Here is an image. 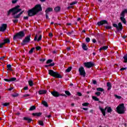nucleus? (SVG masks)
<instances>
[{"label": "nucleus", "instance_id": "obj_22", "mask_svg": "<svg viewBox=\"0 0 127 127\" xmlns=\"http://www.w3.org/2000/svg\"><path fill=\"white\" fill-rule=\"evenodd\" d=\"M107 85L108 87L107 90H108V91L112 89V84H111L110 82H107Z\"/></svg>", "mask_w": 127, "mask_h": 127}, {"label": "nucleus", "instance_id": "obj_23", "mask_svg": "<svg viewBox=\"0 0 127 127\" xmlns=\"http://www.w3.org/2000/svg\"><path fill=\"white\" fill-rule=\"evenodd\" d=\"M42 104H43V105L44 106V107H46V108H48V104L47 103V102L46 101H42Z\"/></svg>", "mask_w": 127, "mask_h": 127}, {"label": "nucleus", "instance_id": "obj_20", "mask_svg": "<svg viewBox=\"0 0 127 127\" xmlns=\"http://www.w3.org/2000/svg\"><path fill=\"white\" fill-rule=\"evenodd\" d=\"M47 93V90H40L39 91V95H43Z\"/></svg>", "mask_w": 127, "mask_h": 127}, {"label": "nucleus", "instance_id": "obj_37", "mask_svg": "<svg viewBox=\"0 0 127 127\" xmlns=\"http://www.w3.org/2000/svg\"><path fill=\"white\" fill-rule=\"evenodd\" d=\"M123 58L125 60V63H127V54L126 55L124 56Z\"/></svg>", "mask_w": 127, "mask_h": 127}, {"label": "nucleus", "instance_id": "obj_15", "mask_svg": "<svg viewBox=\"0 0 127 127\" xmlns=\"http://www.w3.org/2000/svg\"><path fill=\"white\" fill-rule=\"evenodd\" d=\"M15 80H16V78L15 77H12L9 79L6 78L4 79V80L6 82H13V81H15Z\"/></svg>", "mask_w": 127, "mask_h": 127}, {"label": "nucleus", "instance_id": "obj_25", "mask_svg": "<svg viewBox=\"0 0 127 127\" xmlns=\"http://www.w3.org/2000/svg\"><path fill=\"white\" fill-rule=\"evenodd\" d=\"M53 10V9L51 7L48 8L45 11L46 13H48L49 11H52Z\"/></svg>", "mask_w": 127, "mask_h": 127}, {"label": "nucleus", "instance_id": "obj_57", "mask_svg": "<svg viewBox=\"0 0 127 127\" xmlns=\"http://www.w3.org/2000/svg\"><path fill=\"white\" fill-rule=\"evenodd\" d=\"M92 42L93 43H96V42H97V41L95 39H92Z\"/></svg>", "mask_w": 127, "mask_h": 127}, {"label": "nucleus", "instance_id": "obj_14", "mask_svg": "<svg viewBox=\"0 0 127 127\" xmlns=\"http://www.w3.org/2000/svg\"><path fill=\"white\" fill-rule=\"evenodd\" d=\"M104 24H108V21L106 20H103L97 23V25L99 26H101V25H104Z\"/></svg>", "mask_w": 127, "mask_h": 127}, {"label": "nucleus", "instance_id": "obj_46", "mask_svg": "<svg viewBox=\"0 0 127 127\" xmlns=\"http://www.w3.org/2000/svg\"><path fill=\"white\" fill-rule=\"evenodd\" d=\"M95 95L96 96H100L101 95V92H97L95 93Z\"/></svg>", "mask_w": 127, "mask_h": 127}, {"label": "nucleus", "instance_id": "obj_19", "mask_svg": "<svg viewBox=\"0 0 127 127\" xmlns=\"http://www.w3.org/2000/svg\"><path fill=\"white\" fill-rule=\"evenodd\" d=\"M41 115H42V113L40 112L32 113V116H34V117H40Z\"/></svg>", "mask_w": 127, "mask_h": 127}, {"label": "nucleus", "instance_id": "obj_60", "mask_svg": "<svg viewBox=\"0 0 127 127\" xmlns=\"http://www.w3.org/2000/svg\"><path fill=\"white\" fill-rule=\"evenodd\" d=\"M23 89H24V90H28V86H25V87H24Z\"/></svg>", "mask_w": 127, "mask_h": 127}, {"label": "nucleus", "instance_id": "obj_40", "mask_svg": "<svg viewBox=\"0 0 127 127\" xmlns=\"http://www.w3.org/2000/svg\"><path fill=\"white\" fill-rule=\"evenodd\" d=\"M67 35H70L71 34H74V31H71L67 33Z\"/></svg>", "mask_w": 127, "mask_h": 127}, {"label": "nucleus", "instance_id": "obj_45", "mask_svg": "<svg viewBox=\"0 0 127 127\" xmlns=\"http://www.w3.org/2000/svg\"><path fill=\"white\" fill-rule=\"evenodd\" d=\"M9 105V103H5L2 104V106H4V107H6L7 106H8Z\"/></svg>", "mask_w": 127, "mask_h": 127}, {"label": "nucleus", "instance_id": "obj_39", "mask_svg": "<svg viewBox=\"0 0 127 127\" xmlns=\"http://www.w3.org/2000/svg\"><path fill=\"white\" fill-rule=\"evenodd\" d=\"M71 70H72V67L69 66L68 68H67V69L66 70V72H70V71H71Z\"/></svg>", "mask_w": 127, "mask_h": 127}, {"label": "nucleus", "instance_id": "obj_35", "mask_svg": "<svg viewBox=\"0 0 127 127\" xmlns=\"http://www.w3.org/2000/svg\"><path fill=\"white\" fill-rule=\"evenodd\" d=\"M96 90L97 91H99L100 92H104V89L102 88H97Z\"/></svg>", "mask_w": 127, "mask_h": 127}, {"label": "nucleus", "instance_id": "obj_24", "mask_svg": "<svg viewBox=\"0 0 127 127\" xmlns=\"http://www.w3.org/2000/svg\"><path fill=\"white\" fill-rule=\"evenodd\" d=\"M120 19L123 22V23H124L125 24H126V23H127V21L126 20L125 17H121Z\"/></svg>", "mask_w": 127, "mask_h": 127}, {"label": "nucleus", "instance_id": "obj_8", "mask_svg": "<svg viewBox=\"0 0 127 127\" xmlns=\"http://www.w3.org/2000/svg\"><path fill=\"white\" fill-rule=\"evenodd\" d=\"M33 8H35L36 13H38V12L40 11H42V7H41V5L40 4L36 5Z\"/></svg>", "mask_w": 127, "mask_h": 127}, {"label": "nucleus", "instance_id": "obj_63", "mask_svg": "<svg viewBox=\"0 0 127 127\" xmlns=\"http://www.w3.org/2000/svg\"><path fill=\"white\" fill-rule=\"evenodd\" d=\"M28 96H29V94H25V95H24V96H23V97H28Z\"/></svg>", "mask_w": 127, "mask_h": 127}, {"label": "nucleus", "instance_id": "obj_4", "mask_svg": "<svg viewBox=\"0 0 127 127\" xmlns=\"http://www.w3.org/2000/svg\"><path fill=\"white\" fill-rule=\"evenodd\" d=\"M117 112L118 114H125V104H120L116 108Z\"/></svg>", "mask_w": 127, "mask_h": 127}, {"label": "nucleus", "instance_id": "obj_41", "mask_svg": "<svg viewBox=\"0 0 127 127\" xmlns=\"http://www.w3.org/2000/svg\"><path fill=\"white\" fill-rule=\"evenodd\" d=\"M15 19H13L12 21L14 23H16V22H18V19L17 18H15Z\"/></svg>", "mask_w": 127, "mask_h": 127}, {"label": "nucleus", "instance_id": "obj_12", "mask_svg": "<svg viewBox=\"0 0 127 127\" xmlns=\"http://www.w3.org/2000/svg\"><path fill=\"white\" fill-rule=\"evenodd\" d=\"M84 65L85 67H86V68H91L94 66V63L92 62L84 63Z\"/></svg>", "mask_w": 127, "mask_h": 127}, {"label": "nucleus", "instance_id": "obj_18", "mask_svg": "<svg viewBox=\"0 0 127 127\" xmlns=\"http://www.w3.org/2000/svg\"><path fill=\"white\" fill-rule=\"evenodd\" d=\"M23 120H24V121H27L28 123H31V122H32V119H31L28 117H24Z\"/></svg>", "mask_w": 127, "mask_h": 127}, {"label": "nucleus", "instance_id": "obj_28", "mask_svg": "<svg viewBox=\"0 0 127 127\" xmlns=\"http://www.w3.org/2000/svg\"><path fill=\"white\" fill-rule=\"evenodd\" d=\"M4 43L5 44V43H9L10 42V41L8 39H5L3 40Z\"/></svg>", "mask_w": 127, "mask_h": 127}, {"label": "nucleus", "instance_id": "obj_38", "mask_svg": "<svg viewBox=\"0 0 127 127\" xmlns=\"http://www.w3.org/2000/svg\"><path fill=\"white\" fill-rule=\"evenodd\" d=\"M65 93L66 95H67V96H71V93L68 91H65Z\"/></svg>", "mask_w": 127, "mask_h": 127}, {"label": "nucleus", "instance_id": "obj_48", "mask_svg": "<svg viewBox=\"0 0 127 127\" xmlns=\"http://www.w3.org/2000/svg\"><path fill=\"white\" fill-rule=\"evenodd\" d=\"M18 96V94L16 93L15 94H12V97H13L14 98H15V97H17Z\"/></svg>", "mask_w": 127, "mask_h": 127}, {"label": "nucleus", "instance_id": "obj_6", "mask_svg": "<svg viewBox=\"0 0 127 127\" xmlns=\"http://www.w3.org/2000/svg\"><path fill=\"white\" fill-rule=\"evenodd\" d=\"M30 37H31V35H28V36L25 37V39L23 40L21 44L22 45H26L27 43H29L30 42Z\"/></svg>", "mask_w": 127, "mask_h": 127}, {"label": "nucleus", "instance_id": "obj_36", "mask_svg": "<svg viewBox=\"0 0 127 127\" xmlns=\"http://www.w3.org/2000/svg\"><path fill=\"white\" fill-rule=\"evenodd\" d=\"M34 49H35V48H32L29 51V54H32V53H33V50H34Z\"/></svg>", "mask_w": 127, "mask_h": 127}, {"label": "nucleus", "instance_id": "obj_2", "mask_svg": "<svg viewBox=\"0 0 127 127\" xmlns=\"http://www.w3.org/2000/svg\"><path fill=\"white\" fill-rule=\"evenodd\" d=\"M25 36V34L23 31H20L18 33H17L13 37V40H16V39H22V37Z\"/></svg>", "mask_w": 127, "mask_h": 127}, {"label": "nucleus", "instance_id": "obj_55", "mask_svg": "<svg viewBox=\"0 0 127 127\" xmlns=\"http://www.w3.org/2000/svg\"><path fill=\"white\" fill-rule=\"evenodd\" d=\"M92 83H93V84H94V85H96V84H97V81L93 80Z\"/></svg>", "mask_w": 127, "mask_h": 127}, {"label": "nucleus", "instance_id": "obj_62", "mask_svg": "<svg viewBox=\"0 0 127 127\" xmlns=\"http://www.w3.org/2000/svg\"><path fill=\"white\" fill-rule=\"evenodd\" d=\"M24 19H25V20L28 19V16H24Z\"/></svg>", "mask_w": 127, "mask_h": 127}, {"label": "nucleus", "instance_id": "obj_17", "mask_svg": "<svg viewBox=\"0 0 127 127\" xmlns=\"http://www.w3.org/2000/svg\"><path fill=\"white\" fill-rule=\"evenodd\" d=\"M82 48L85 51H87V50H88V47H87V45L85 44V43H82Z\"/></svg>", "mask_w": 127, "mask_h": 127}, {"label": "nucleus", "instance_id": "obj_5", "mask_svg": "<svg viewBox=\"0 0 127 127\" xmlns=\"http://www.w3.org/2000/svg\"><path fill=\"white\" fill-rule=\"evenodd\" d=\"M107 109V113H112V108L111 107H106L104 109L102 108L101 107H99V110L101 111L103 115L105 117L106 116V111Z\"/></svg>", "mask_w": 127, "mask_h": 127}, {"label": "nucleus", "instance_id": "obj_33", "mask_svg": "<svg viewBox=\"0 0 127 127\" xmlns=\"http://www.w3.org/2000/svg\"><path fill=\"white\" fill-rule=\"evenodd\" d=\"M38 123H39V125H40V126H42V127H43V126H44V124L43 123V121H39Z\"/></svg>", "mask_w": 127, "mask_h": 127}, {"label": "nucleus", "instance_id": "obj_64", "mask_svg": "<svg viewBox=\"0 0 127 127\" xmlns=\"http://www.w3.org/2000/svg\"><path fill=\"white\" fill-rule=\"evenodd\" d=\"M82 110H84V111H88V108H82Z\"/></svg>", "mask_w": 127, "mask_h": 127}, {"label": "nucleus", "instance_id": "obj_32", "mask_svg": "<svg viewBox=\"0 0 127 127\" xmlns=\"http://www.w3.org/2000/svg\"><path fill=\"white\" fill-rule=\"evenodd\" d=\"M92 99L94 101H96L97 102L99 101V99L96 96H92Z\"/></svg>", "mask_w": 127, "mask_h": 127}, {"label": "nucleus", "instance_id": "obj_10", "mask_svg": "<svg viewBox=\"0 0 127 127\" xmlns=\"http://www.w3.org/2000/svg\"><path fill=\"white\" fill-rule=\"evenodd\" d=\"M78 71L79 72V74L81 76H83V77H85L86 76V71H85V69L84 68V67L81 66L79 68Z\"/></svg>", "mask_w": 127, "mask_h": 127}, {"label": "nucleus", "instance_id": "obj_43", "mask_svg": "<svg viewBox=\"0 0 127 127\" xmlns=\"http://www.w3.org/2000/svg\"><path fill=\"white\" fill-rule=\"evenodd\" d=\"M85 41L86 42H87V43H89V42H90V38L87 37L85 39Z\"/></svg>", "mask_w": 127, "mask_h": 127}, {"label": "nucleus", "instance_id": "obj_56", "mask_svg": "<svg viewBox=\"0 0 127 127\" xmlns=\"http://www.w3.org/2000/svg\"><path fill=\"white\" fill-rule=\"evenodd\" d=\"M77 95L79 97H81L82 96V93H81V92H77Z\"/></svg>", "mask_w": 127, "mask_h": 127}, {"label": "nucleus", "instance_id": "obj_1", "mask_svg": "<svg viewBox=\"0 0 127 127\" xmlns=\"http://www.w3.org/2000/svg\"><path fill=\"white\" fill-rule=\"evenodd\" d=\"M20 6L17 5L15 6L14 7L10 9L8 11L7 15H9L10 13L12 12V15L13 16V18H19L20 17V15L22 14L24 12V11H21V9L19 8ZM20 12L19 14L17 15H16V13H18V12Z\"/></svg>", "mask_w": 127, "mask_h": 127}, {"label": "nucleus", "instance_id": "obj_34", "mask_svg": "<svg viewBox=\"0 0 127 127\" xmlns=\"http://www.w3.org/2000/svg\"><path fill=\"white\" fill-rule=\"evenodd\" d=\"M106 29H112V26L109 25L105 26Z\"/></svg>", "mask_w": 127, "mask_h": 127}, {"label": "nucleus", "instance_id": "obj_7", "mask_svg": "<svg viewBox=\"0 0 127 127\" xmlns=\"http://www.w3.org/2000/svg\"><path fill=\"white\" fill-rule=\"evenodd\" d=\"M113 26L116 27L118 31H122L123 30V25L121 22L119 23L118 25L117 24H113Z\"/></svg>", "mask_w": 127, "mask_h": 127}, {"label": "nucleus", "instance_id": "obj_51", "mask_svg": "<svg viewBox=\"0 0 127 127\" xmlns=\"http://www.w3.org/2000/svg\"><path fill=\"white\" fill-rule=\"evenodd\" d=\"M17 0H12V3H16V2H17Z\"/></svg>", "mask_w": 127, "mask_h": 127}, {"label": "nucleus", "instance_id": "obj_44", "mask_svg": "<svg viewBox=\"0 0 127 127\" xmlns=\"http://www.w3.org/2000/svg\"><path fill=\"white\" fill-rule=\"evenodd\" d=\"M51 62H53V60H48L47 61V64H49V63H51Z\"/></svg>", "mask_w": 127, "mask_h": 127}, {"label": "nucleus", "instance_id": "obj_61", "mask_svg": "<svg viewBox=\"0 0 127 127\" xmlns=\"http://www.w3.org/2000/svg\"><path fill=\"white\" fill-rule=\"evenodd\" d=\"M73 8V6H70L67 7V9H70V8Z\"/></svg>", "mask_w": 127, "mask_h": 127}, {"label": "nucleus", "instance_id": "obj_27", "mask_svg": "<svg viewBox=\"0 0 127 127\" xmlns=\"http://www.w3.org/2000/svg\"><path fill=\"white\" fill-rule=\"evenodd\" d=\"M60 10H61V7L57 6L55 8V11L56 12H58Z\"/></svg>", "mask_w": 127, "mask_h": 127}, {"label": "nucleus", "instance_id": "obj_42", "mask_svg": "<svg viewBox=\"0 0 127 127\" xmlns=\"http://www.w3.org/2000/svg\"><path fill=\"white\" fill-rule=\"evenodd\" d=\"M115 97H116V98L117 99H118L119 100L122 99V97H121V96H118V95H115Z\"/></svg>", "mask_w": 127, "mask_h": 127}, {"label": "nucleus", "instance_id": "obj_31", "mask_svg": "<svg viewBox=\"0 0 127 127\" xmlns=\"http://www.w3.org/2000/svg\"><path fill=\"white\" fill-rule=\"evenodd\" d=\"M7 68L9 71H12V69H11V64H8L7 65Z\"/></svg>", "mask_w": 127, "mask_h": 127}, {"label": "nucleus", "instance_id": "obj_11", "mask_svg": "<svg viewBox=\"0 0 127 127\" xmlns=\"http://www.w3.org/2000/svg\"><path fill=\"white\" fill-rule=\"evenodd\" d=\"M52 95L54 96V97H59V96H63V97H67L66 94H60L58 92L54 91L51 92Z\"/></svg>", "mask_w": 127, "mask_h": 127}, {"label": "nucleus", "instance_id": "obj_13", "mask_svg": "<svg viewBox=\"0 0 127 127\" xmlns=\"http://www.w3.org/2000/svg\"><path fill=\"white\" fill-rule=\"evenodd\" d=\"M6 27H7V24H2L1 26H0V31L3 32V31L6 30Z\"/></svg>", "mask_w": 127, "mask_h": 127}, {"label": "nucleus", "instance_id": "obj_16", "mask_svg": "<svg viewBox=\"0 0 127 127\" xmlns=\"http://www.w3.org/2000/svg\"><path fill=\"white\" fill-rule=\"evenodd\" d=\"M41 39H42V35H40L37 39V35H36L34 39V41H36V40H37V41L39 42V41H40V40H41Z\"/></svg>", "mask_w": 127, "mask_h": 127}, {"label": "nucleus", "instance_id": "obj_21", "mask_svg": "<svg viewBox=\"0 0 127 127\" xmlns=\"http://www.w3.org/2000/svg\"><path fill=\"white\" fill-rule=\"evenodd\" d=\"M127 11V10L126 9H124V10H123L121 14V17H125V13H126Z\"/></svg>", "mask_w": 127, "mask_h": 127}, {"label": "nucleus", "instance_id": "obj_53", "mask_svg": "<svg viewBox=\"0 0 127 127\" xmlns=\"http://www.w3.org/2000/svg\"><path fill=\"white\" fill-rule=\"evenodd\" d=\"M4 43H1V44H0V48H1V47H2V45H4Z\"/></svg>", "mask_w": 127, "mask_h": 127}, {"label": "nucleus", "instance_id": "obj_58", "mask_svg": "<svg viewBox=\"0 0 127 127\" xmlns=\"http://www.w3.org/2000/svg\"><path fill=\"white\" fill-rule=\"evenodd\" d=\"M126 69H127L126 67H122L121 68V71H124V70H126Z\"/></svg>", "mask_w": 127, "mask_h": 127}, {"label": "nucleus", "instance_id": "obj_59", "mask_svg": "<svg viewBox=\"0 0 127 127\" xmlns=\"http://www.w3.org/2000/svg\"><path fill=\"white\" fill-rule=\"evenodd\" d=\"M5 57V56H3L0 58V60H3V59Z\"/></svg>", "mask_w": 127, "mask_h": 127}, {"label": "nucleus", "instance_id": "obj_52", "mask_svg": "<svg viewBox=\"0 0 127 127\" xmlns=\"http://www.w3.org/2000/svg\"><path fill=\"white\" fill-rule=\"evenodd\" d=\"M36 50H40V49H41V47H39V46L36 47Z\"/></svg>", "mask_w": 127, "mask_h": 127}, {"label": "nucleus", "instance_id": "obj_29", "mask_svg": "<svg viewBox=\"0 0 127 127\" xmlns=\"http://www.w3.org/2000/svg\"><path fill=\"white\" fill-rule=\"evenodd\" d=\"M28 83L30 87H32V86H33V81L32 80H29Z\"/></svg>", "mask_w": 127, "mask_h": 127}, {"label": "nucleus", "instance_id": "obj_47", "mask_svg": "<svg viewBox=\"0 0 127 127\" xmlns=\"http://www.w3.org/2000/svg\"><path fill=\"white\" fill-rule=\"evenodd\" d=\"M82 106L87 107V106H89V103H84L82 104Z\"/></svg>", "mask_w": 127, "mask_h": 127}, {"label": "nucleus", "instance_id": "obj_50", "mask_svg": "<svg viewBox=\"0 0 127 127\" xmlns=\"http://www.w3.org/2000/svg\"><path fill=\"white\" fill-rule=\"evenodd\" d=\"M54 65H55V64L54 63H52V64H49V66H50V67H51V66H54Z\"/></svg>", "mask_w": 127, "mask_h": 127}, {"label": "nucleus", "instance_id": "obj_9", "mask_svg": "<svg viewBox=\"0 0 127 127\" xmlns=\"http://www.w3.org/2000/svg\"><path fill=\"white\" fill-rule=\"evenodd\" d=\"M36 12L35 11V9L33 8L28 11V16H34L35 14H36Z\"/></svg>", "mask_w": 127, "mask_h": 127}, {"label": "nucleus", "instance_id": "obj_30", "mask_svg": "<svg viewBox=\"0 0 127 127\" xmlns=\"http://www.w3.org/2000/svg\"><path fill=\"white\" fill-rule=\"evenodd\" d=\"M35 109H36V107L35 106H32L30 108L29 111H34Z\"/></svg>", "mask_w": 127, "mask_h": 127}, {"label": "nucleus", "instance_id": "obj_26", "mask_svg": "<svg viewBox=\"0 0 127 127\" xmlns=\"http://www.w3.org/2000/svg\"><path fill=\"white\" fill-rule=\"evenodd\" d=\"M108 48V46H103L99 49V51H101L102 50H107Z\"/></svg>", "mask_w": 127, "mask_h": 127}, {"label": "nucleus", "instance_id": "obj_3", "mask_svg": "<svg viewBox=\"0 0 127 127\" xmlns=\"http://www.w3.org/2000/svg\"><path fill=\"white\" fill-rule=\"evenodd\" d=\"M49 74L52 77H54L55 78H62V76L60 75L58 72H55L53 70L50 69L49 70Z\"/></svg>", "mask_w": 127, "mask_h": 127}, {"label": "nucleus", "instance_id": "obj_54", "mask_svg": "<svg viewBox=\"0 0 127 127\" xmlns=\"http://www.w3.org/2000/svg\"><path fill=\"white\" fill-rule=\"evenodd\" d=\"M46 18L47 19H48V18H49V17L48 16V13H46Z\"/></svg>", "mask_w": 127, "mask_h": 127}, {"label": "nucleus", "instance_id": "obj_49", "mask_svg": "<svg viewBox=\"0 0 127 127\" xmlns=\"http://www.w3.org/2000/svg\"><path fill=\"white\" fill-rule=\"evenodd\" d=\"M76 3H77V2L76 1H74V2L70 3V5H74V4H76Z\"/></svg>", "mask_w": 127, "mask_h": 127}]
</instances>
